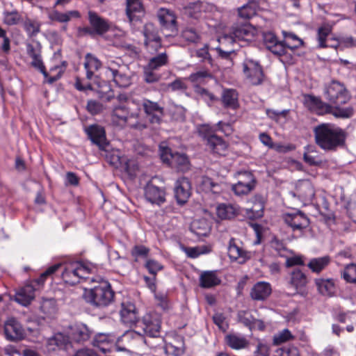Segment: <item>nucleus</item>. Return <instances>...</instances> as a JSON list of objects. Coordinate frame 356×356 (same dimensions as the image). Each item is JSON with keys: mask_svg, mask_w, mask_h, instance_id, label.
Listing matches in <instances>:
<instances>
[{"mask_svg": "<svg viewBox=\"0 0 356 356\" xmlns=\"http://www.w3.org/2000/svg\"><path fill=\"white\" fill-rule=\"evenodd\" d=\"M316 144L325 152H335L346 144L347 134L332 123H321L314 129Z\"/></svg>", "mask_w": 356, "mask_h": 356, "instance_id": "obj_1", "label": "nucleus"}, {"mask_svg": "<svg viewBox=\"0 0 356 356\" xmlns=\"http://www.w3.org/2000/svg\"><path fill=\"white\" fill-rule=\"evenodd\" d=\"M60 265V268L63 267L61 277L66 284L74 285L83 280L95 281V277L90 275L97 272V267L90 262L70 261Z\"/></svg>", "mask_w": 356, "mask_h": 356, "instance_id": "obj_2", "label": "nucleus"}, {"mask_svg": "<svg viewBox=\"0 0 356 356\" xmlns=\"http://www.w3.org/2000/svg\"><path fill=\"white\" fill-rule=\"evenodd\" d=\"M97 284L90 289H85L83 294L84 300L97 307H104L109 305L113 300L114 291L108 281L101 277L95 278Z\"/></svg>", "mask_w": 356, "mask_h": 356, "instance_id": "obj_3", "label": "nucleus"}, {"mask_svg": "<svg viewBox=\"0 0 356 356\" xmlns=\"http://www.w3.org/2000/svg\"><path fill=\"white\" fill-rule=\"evenodd\" d=\"M305 105L312 113L318 115L331 114L336 118L346 119L354 114L353 106H333L330 103L323 102L321 97L312 95L305 97Z\"/></svg>", "mask_w": 356, "mask_h": 356, "instance_id": "obj_4", "label": "nucleus"}, {"mask_svg": "<svg viewBox=\"0 0 356 356\" xmlns=\"http://www.w3.org/2000/svg\"><path fill=\"white\" fill-rule=\"evenodd\" d=\"M257 33V29L249 23H236L230 29L229 33L224 34L219 39L221 45L226 43L234 45L237 42L252 41Z\"/></svg>", "mask_w": 356, "mask_h": 356, "instance_id": "obj_5", "label": "nucleus"}, {"mask_svg": "<svg viewBox=\"0 0 356 356\" xmlns=\"http://www.w3.org/2000/svg\"><path fill=\"white\" fill-rule=\"evenodd\" d=\"M139 113L131 112L124 104L115 106L111 113V119L113 124L120 126H128L131 128L143 130L147 127L146 124L137 121Z\"/></svg>", "mask_w": 356, "mask_h": 356, "instance_id": "obj_6", "label": "nucleus"}, {"mask_svg": "<svg viewBox=\"0 0 356 356\" xmlns=\"http://www.w3.org/2000/svg\"><path fill=\"white\" fill-rule=\"evenodd\" d=\"M324 95L333 106H341L350 99V95L346 86L337 81H332L325 86Z\"/></svg>", "mask_w": 356, "mask_h": 356, "instance_id": "obj_7", "label": "nucleus"}, {"mask_svg": "<svg viewBox=\"0 0 356 356\" xmlns=\"http://www.w3.org/2000/svg\"><path fill=\"white\" fill-rule=\"evenodd\" d=\"M282 219L293 232L302 235L309 224L307 216L302 211L292 209L282 215Z\"/></svg>", "mask_w": 356, "mask_h": 356, "instance_id": "obj_8", "label": "nucleus"}, {"mask_svg": "<svg viewBox=\"0 0 356 356\" xmlns=\"http://www.w3.org/2000/svg\"><path fill=\"white\" fill-rule=\"evenodd\" d=\"M88 14L90 26L79 27L78 29L79 35H102L109 30L110 23L108 19L100 17L95 11L89 10Z\"/></svg>", "mask_w": 356, "mask_h": 356, "instance_id": "obj_9", "label": "nucleus"}, {"mask_svg": "<svg viewBox=\"0 0 356 356\" xmlns=\"http://www.w3.org/2000/svg\"><path fill=\"white\" fill-rule=\"evenodd\" d=\"M160 156L163 163L178 171L185 172L190 168L189 159L185 154L172 152L168 147L160 145Z\"/></svg>", "mask_w": 356, "mask_h": 356, "instance_id": "obj_10", "label": "nucleus"}, {"mask_svg": "<svg viewBox=\"0 0 356 356\" xmlns=\"http://www.w3.org/2000/svg\"><path fill=\"white\" fill-rule=\"evenodd\" d=\"M169 59L166 51L160 52L152 56L148 63L144 66V79L147 83H152L159 80V75L154 72L155 70L166 66Z\"/></svg>", "mask_w": 356, "mask_h": 356, "instance_id": "obj_11", "label": "nucleus"}, {"mask_svg": "<svg viewBox=\"0 0 356 356\" xmlns=\"http://www.w3.org/2000/svg\"><path fill=\"white\" fill-rule=\"evenodd\" d=\"M242 65L245 79L251 85L260 86L264 82L266 76L259 61L252 58H246L243 62Z\"/></svg>", "mask_w": 356, "mask_h": 356, "instance_id": "obj_12", "label": "nucleus"}, {"mask_svg": "<svg viewBox=\"0 0 356 356\" xmlns=\"http://www.w3.org/2000/svg\"><path fill=\"white\" fill-rule=\"evenodd\" d=\"M143 34L146 50L152 55L156 54L161 48V38L156 27L152 23H147L143 27Z\"/></svg>", "mask_w": 356, "mask_h": 356, "instance_id": "obj_13", "label": "nucleus"}, {"mask_svg": "<svg viewBox=\"0 0 356 356\" xmlns=\"http://www.w3.org/2000/svg\"><path fill=\"white\" fill-rule=\"evenodd\" d=\"M140 326L145 335L156 338L160 337L161 327V318L156 312L145 314L140 322Z\"/></svg>", "mask_w": 356, "mask_h": 356, "instance_id": "obj_14", "label": "nucleus"}, {"mask_svg": "<svg viewBox=\"0 0 356 356\" xmlns=\"http://www.w3.org/2000/svg\"><path fill=\"white\" fill-rule=\"evenodd\" d=\"M289 194L297 197L303 204H311L315 197V191L312 182L308 179L298 180L296 184L294 191Z\"/></svg>", "mask_w": 356, "mask_h": 356, "instance_id": "obj_15", "label": "nucleus"}, {"mask_svg": "<svg viewBox=\"0 0 356 356\" xmlns=\"http://www.w3.org/2000/svg\"><path fill=\"white\" fill-rule=\"evenodd\" d=\"M191 195V183L188 178L181 177L177 179L174 186V196L178 205L183 206Z\"/></svg>", "mask_w": 356, "mask_h": 356, "instance_id": "obj_16", "label": "nucleus"}, {"mask_svg": "<svg viewBox=\"0 0 356 356\" xmlns=\"http://www.w3.org/2000/svg\"><path fill=\"white\" fill-rule=\"evenodd\" d=\"M308 282L307 275L300 269L296 268L289 273L288 284L289 286L296 290L294 294H300L301 296L307 295L306 286Z\"/></svg>", "mask_w": 356, "mask_h": 356, "instance_id": "obj_17", "label": "nucleus"}, {"mask_svg": "<svg viewBox=\"0 0 356 356\" xmlns=\"http://www.w3.org/2000/svg\"><path fill=\"white\" fill-rule=\"evenodd\" d=\"M6 338L10 341H18L24 339L26 332L22 324L13 317L9 318L4 324Z\"/></svg>", "mask_w": 356, "mask_h": 356, "instance_id": "obj_18", "label": "nucleus"}, {"mask_svg": "<svg viewBox=\"0 0 356 356\" xmlns=\"http://www.w3.org/2000/svg\"><path fill=\"white\" fill-rule=\"evenodd\" d=\"M94 334L92 329L83 323H76L70 326V337L78 343H83L88 341Z\"/></svg>", "mask_w": 356, "mask_h": 356, "instance_id": "obj_19", "label": "nucleus"}, {"mask_svg": "<svg viewBox=\"0 0 356 356\" xmlns=\"http://www.w3.org/2000/svg\"><path fill=\"white\" fill-rule=\"evenodd\" d=\"M89 139L93 144L97 145L101 150H104L108 145L106 131L103 127L99 124H92L86 129Z\"/></svg>", "mask_w": 356, "mask_h": 356, "instance_id": "obj_20", "label": "nucleus"}, {"mask_svg": "<svg viewBox=\"0 0 356 356\" xmlns=\"http://www.w3.org/2000/svg\"><path fill=\"white\" fill-rule=\"evenodd\" d=\"M143 110L152 124H160L164 114V109L157 102L145 99L143 101Z\"/></svg>", "mask_w": 356, "mask_h": 356, "instance_id": "obj_21", "label": "nucleus"}, {"mask_svg": "<svg viewBox=\"0 0 356 356\" xmlns=\"http://www.w3.org/2000/svg\"><path fill=\"white\" fill-rule=\"evenodd\" d=\"M263 41L266 49L273 54L280 56H286V49L284 48L282 41H280L273 32L263 33Z\"/></svg>", "mask_w": 356, "mask_h": 356, "instance_id": "obj_22", "label": "nucleus"}, {"mask_svg": "<svg viewBox=\"0 0 356 356\" xmlns=\"http://www.w3.org/2000/svg\"><path fill=\"white\" fill-rule=\"evenodd\" d=\"M144 192L146 200L152 204L161 205L165 202V189L154 185L150 181L145 185Z\"/></svg>", "mask_w": 356, "mask_h": 356, "instance_id": "obj_23", "label": "nucleus"}, {"mask_svg": "<svg viewBox=\"0 0 356 356\" xmlns=\"http://www.w3.org/2000/svg\"><path fill=\"white\" fill-rule=\"evenodd\" d=\"M272 293V286L269 282L259 281L252 287L250 298L255 301H265Z\"/></svg>", "mask_w": 356, "mask_h": 356, "instance_id": "obj_24", "label": "nucleus"}, {"mask_svg": "<svg viewBox=\"0 0 356 356\" xmlns=\"http://www.w3.org/2000/svg\"><path fill=\"white\" fill-rule=\"evenodd\" d=\"M93 335L91 344L104 353L109 350L111 346L116 339L115 336L112 333L99 332Z\"/></svg>", "mask_w": 356, "mask_h": 356, "instance_id": "obj_25", "label": "nucleus"}, {"mask_svg": "<svg viewBox=\"0 0 356 356\" xmlns=\"http://www.w3.org/2000/svg\"><path fill=\"white\" fill-rule=\"evenodd\" d=\"M228 256L232 261H237L240 264L250 259V252L238 246L234 238H231L229 242Z\"/></svg>", "mask_w": 356, "mask_h": 356, "instance_id": "obj_26", "label": "nucleus"}, {"mask_svg": "<svg viewBox=\"0 0 356 356\" xmlns=\"http://www.w3.org/2000/svg\"><path fill=\"white\" fill-rule=\"evenodd\" d=\"M120 314L122 323L127 325L132 326L138 321L136 306L131 302H122Z\"/></svg>", "mask_w": 356, "mask_h": 356, "instance_id": "obj_27", "label": "nucleus"}, {"mask_svg": "<svg viewBox=\"0 0 356 356\" xmlns=\"http://www.w3.org/2000/svg\"><path fill=\"white\" fill-rule=\"evenodd\" d=\"M207 149L210 151L213 154L219 156H225L228 144L220 136H215L214 137L210 138V139L204 143Z\"/></svg>", "mask_w": 356, "mask_h": 356, "instance_id": "obj_28", "label": "nucleus"}, {"mask_svg": "<svg viewBox=\"0 0 356 356\" xmlns=\"http://www.w3.org/2000/svg\"><path fill=\"white\" fill-rule=\"evenodd\" d=\"M126 13L130 22L139 21L144 15L141 0H127Z\"/></svg>", "mask_w": 356, "mask_h": 356, "instance_id": "obj_29", "label": "nucleus"}, {"mask_svg": "<svg viewBox=\"0 0 356 356\" xmlns=\"http://www.w3.org/2000/svg\"><path fill=\"white\" fill-rule=\"evenodd\" d=\"M157 17L163 29L175 31L176 27V17L174 13L166 8H160L157 13Z\"/></svg>", "mask_w": 356, "mask_h": 356, "instance_id": "obj_30", "label": "nucleus"}, {"mask_svg": "<svg viewBox=\"0 0 356 356\" xmlns=\"http://www.w3.org/2000/svg\"><path fill=\"white\" fill-rule=\"evenodd\" d=\"M220 283L221 279L218 275L217 270L203 271L199 277V286L203 289H211Z\"/></svg>", "mask_w": 356, "mask_h": 356, "instance_id": "obj_31", "label": "nucleus"}, {"mask_svg": "<svg viewBox=\"0 0 356 356\" xmlns=\"http://www.w3.org/2000/svg\"><path fill=\"white\" fill-rule=\"evenodd\" d=\"M221 102L225 108L236 110L239 107L238 93L235 89H224L221 95Z\"/></svg>", "mask_w": 356, "mask_h": 356, "instance_id": "obj_32", "label": "nucleus"}, {"mask_svg": "<svg viewBox=\"0 0 356 356\" xmlns=\"http://www.w3.org/2000/svg\"><path fill=\"white\" fill-rule=\"evenodd\" d=\"M36 289L33 284H26L16 293L15 301L23 306L29 305L35 297Z\"/></svg>", "mask_w": 356, "mask_h": 356, "instance_id": "obj_33", "label": "nucleus"}, {"mask_svg": "<svg viewBox=\"0 0 356 356\" xmlns=\"http://www.w3.org/2000/svg\"><path fill=\"white\" fill-rule=\"evenodd\" d=\"M283 34L284 39L282 41V44L286 49V56H285L291 59L292 56L291 54L288 53V50L290 49L291 51H294L299 48L303 44V41L293 33L283 32Z\"/></svg>", "mask_w": 356, "mask_h": 356, "instance_id": "obj_34", "label": "nucleus"}, {"mask_svg": "<svg viewBox=\"0 0 356 356\" xmlns=\"http://www.w3.org/2000/svg\"><path fill=\"white\" fill-rule=\"evenodd\" d=\"M216 214L222 220H229L238 214V209L231 204H219L216 207Z\"/></svg>", "mask_w": 356, "mask_h": 356, "instance_id": "obj_35", "label": "nucleus"}, {"mask_svg": "<svg viewBox=\"0 0 356 356\" xmlns=\"http://www.w3.org/2000/svg\"><path fill=\"white\" fill-rule=\"evenodd\" d=\"M102 66L100 60L90 54H88L86 56L84 62V68L86 71V78L91 80L97 72Z\"/></svg>", "mask_w": 356, "mask_h": 356, "instance_id": "obj_36", "label": "nucleus"}, {"mask_svg": "<svg viewBox=\"0 0 356 356\" xmlns=\"http://www.w3.org/2000/svg\"><path fill=\"white\" fill-rule=\"evenodd\" d=\"M330 261L331 258L327 255L313 258L310 259L307 266L313 273H319L330 264Z\"/></svg>", "mask_w": 356, "mask_h": 356, "instance_id": "obj_37", "label": "nucleus"}, {"mask_svg": "<svg viewBox=\"0 0 356 356\" xmlns=\"http://www.w3.org/2000/svg\"><path fill=\"white\" fill-rule=\"evenodd\" d=\"M227 344L232 348L239 350L245 348L248 345V341L244 336L230 334L226 336Z\"/></svg>", "mask_w": 356, "mask_h": 356, "instance_id": "obj_38", "label": "nucleus"}, {"mask_svg": "<svg viewBox=\"0 0 356 356\" xmlns=\"http://www.w3.org/2000/svg\"><path fill=\"white\" fill-rule=\"evenodd\" d=\"M180 37L188 44H197L201 40L200 32L193 27L184 28L181 32Z\"/></svg>", "mask_w": 356, "mask_h": 356, "instance_id": "obj_39", "label": "nucleus"}, {"mask_svg": "<svg viewBox=\"0 0 356 356\" xmlns=\"http://www.w3.org/2000/svg\"><path fill=\"white\" fill-rule=\"evenodd\" d=\"M206 4L197 1L190 3L186 8V13L192 18L194 19H200L203 18L205 16L204 15V13L205 12Z\"/></svg>", "mask_w": 356, "mask_h": 356, "instance_id": "obj_40", "label": "nucleus"}, {"mask_svg": "<svg viewBox=\"0 0 356 356\" xmlns=\"http://www.w3.org/2000/svg\"><path fill=\"white\" fill-rule=\"evenodd\" d=\"M315 283L322 295L330 296L334 291V282L332 279H316Z\"/></svg>", "mask_w": 356, "mask_h": 356, "instance_id": "obj_41", "label": "nucleus"}, {"mask_svg": "<svg viewBox=\"0 0 356 356\" xmlns=\"http://www.w3.org/2000/svg\"><path fill=\"white\" fill-rule=\"evenodd\" d=\"M105 74L107 77L117 73L122 70H127V65H124L120 58L108 59L106 63Z\"/></svg>", "mask_w": 356, "mask_h": 356, "instance_id": "obj_42", "label": "nucleus"}, {"mask_svg": "<svg viewBox=\"0 0 356 356\" xmlns=\"http://www.w3.org/2000/svg\"><path fill=\"white\" fill-rule=\"evenodd\" d=\"M108 78H111L115 85L120 88H127L131 84V79L126 73V70L118 71Z\"/></svg>", "mask_w": 356, "mask_h": 356, "instance_id": "obj_43", "label": "nucleus"}, {"mask_svg": "<svg viewBox=\"0 0 356 356\" xmlns=\"http://www.w3.org/2000/svg\"><path fill=\"white\" fill-rule=\"evenodd\" d=\"M257 4L255 2H249L238 9L239 17L249 19L257 14Z\"/></svg>", "mask_w": 356, "mask_h": 356, "instance_id": "obj_44", "label": "nucleus"}, {"mask_svg": "<svg viewBox=\"0 0 356 356\" xmlns=\"http://www.w3.org/2000/svg\"><path fill=\"white\" fill-rule=\"evenodd\" d=\"M332 33V28L329 26H322L318 29L316 40L318 48H325L328 38Z\"/></svg>", "mask_w": 356, "mask_h": 356, "instance_id": "obj_45", "label": "nucleus"}, {"mask_svg": "<svg viewBox=\"0 0 356 356\" xmlns=\"http://www.w3.org/2000/svg\"><path fill=\"white\" fill-rule=\"evenodd\" d=\"M60 266L61 265L59 263L51 266L42 273H41L38 278L33 280L30 284H33L35 288H36V286L40 287V286L43 285L47 277L53 275L60 268Z\"/></svg>", "mask_w": 356, "mask_h": 356, "instance_id": "obj_46", "label": "nucleus"}, {"mask_svg": "<svg viewBox=\"0 0 356 356\" xmlns=\"http://www.w3.org/2000/svg\"><path fill=\"white\" fill-rule=\"evenodd\" d=\"M80 17V13L77 10H72L67 13H60L59 11H54L52 13L51 19L59 22H67L71 18Z\"/></svg>", "mask_w": 356, "mask_h": 356, "instance_id": "obj_47", "label": "nucleus"}, {"mask_svg": "<svg viewBox=\"0 0 356 356\" xmlns=\"http://www.w3.org/2000/svg\"><path fill=\"white\" fill-rule=\"evenodd\" d=\"M24 29L29 37H33L40 32V23L28 18L24 22Z\"/></svg>", "mask_w": 356, "mask_h": 356, "instance_id": "obj_48", "label": "nucleus"}, {"mask_svg": "<svg viewBox=\"0 0 356 356\" xmlns=\"http://www.w3.org/2000/svg\"><path fill=\"white\" fill-rule=\"evenodd\" d=\"M216 128L209 124H202L198 128L200 136L202 138L204 143L208 141L210 138L216 136Z\"/></svg>", "mask_w": 356, "mask_h": 356, "instance_id": "obj_49", "label": "nucleus"}, {"mask_svg": "<svg viewBox=\"0 0 356 356\" xmlns=\"http://www.w3.org/2000/svg\"><path fill=\"white\" fill-rule=\"evenodd\" d=\"M227 45H231L229 43H226L216 48L218 56L220 58L225 60H231L233 55H235V49L234 47H227Z\"/></svg>", "mask_w": 356, "mask_h": 356, "instance_id": "obj_50", "label": "nucleus"}, {"mask_svg": "<svg viewBox=\"0 0 356 356\" xmlns=\"http://www.w3.org/2000/svg\"><path fill=\"white\" fill-rule=\"evenodd\" d=\"M238 181L242 182L243 184H247L253 187L256 186L257 179L255 176L251 171L244 170L239 171L237 172Z\"/></svg>", "mask_w": 356, "mask_h": 356, "instance_id": "obj_51", "label": "nucleus"}, {"mask_svg": "<svg viewBox=\"0 0 356 356\" xmlns=\"http://www.w3.org/2000/svg\"><path fill=\"white\" fill-rule=\"evenodd\" d=\"M3 23L8 26H13L17 24L21 19V15L17 10L4 11Z\"/></svg>", "mask_w": 356, "mask_h": 356, "instance_id": "obj_52", "label": "nucleus"}, {"mask_svg": "<svg viewBox=\"0 0 356 356\" xmlns=\"http://www.w3.org/2000/svg\"><path fill=\"white\" fill-rule=\"evenodd\" d=\"M342 277L347 282L356 283V264L351 263L346 265L342 272Z\"/></svg>", "mask_w": 356, "mask_h": 356, "instance_id": "obj_53", "label": "nucleus"}, {"mask_svg": "<svg viewBox=\"0 0 356 356\" xmlns=\"http://www.w3.org/2000/svg\"><path fill=\"white\" fill-rule=\"evenodd\" d=\"M149 252V248L143 245H136L131 249V254L134 258V260L137 261L140 258L146 259Z\"/></svg>", "mask_w": 356, "mask_h": 356, "instance_id": "obj_54", "label": "nucleus"}, {"mask_svg": "<svg viewBox=\"0 0 356 356\" xmlns=\"http://www.w3.org/2000/svg\"><path fill=\"white\" fill-rule=\"evenodd\" d=\"M40 310L47 316L55 314L56 311V301L54 299H43L40 304Z\"/></svg>", "mask_w": 356, "mask_h": 356, "instance_id": "obj_55", "label": "nucleus"}, {"mask_svg": "<svg viewBox=\"0 0 356 356\" xmlns=\"http://www.w3.org/2000/svg\"><path fill=\"white\" fill-rule=\"evenodd\" d=\"M255 187H253L247 184H243L242 182L237 181V183L234 184L232 186V189L234 191V194L238 196H243L245 195L249 194L254 189Z\"/></svg>", "mask_w": 356, "mask_h": 356, "instance_id": "obj_56", "label": "nucleus"}, {"mask_svg": "<svg viewBox=\"0 0 356 356\" xmlns=\"http://www.w3.org/2000/svg\"><path fill=\"white\" fill-rule=\"evenodd\" d=\"M238 320L240 323H243L245 327L250 330L251 326H253L254 317L250 312L241 310L237 314Z\"/></svg>", "mask_w": 356, "mask_h": 356, "instance_id": "obj_57", "label": "nucleus"}, {"mask_svg": "<svg viewBox=\"0 0 356 356\" xmlns=\"http://www.w3.org/2000/svg\"><path fill=\"white\" fill-rule=\"evenodd\" d=\"M145 267L147 268L148 272L154 276H156L157 273L163 268L161 264L152 259H147Z\"/></svg>", "mask_w": 356, "mask_h": 356, "instance_id": "obj_58", "label": "nucleus"}, {"mask_svg": "<svg viewBox=\"0 0 356 356\" xmlns=\"http://www.w3.org/2000/svg\"><path fill=\"white\" fill-rule=\"evenodd\" d=\"M213 321L218 326V327L223 331L225 332L228 327L229 325L227 322L226 321V317L222 313H216L213 316Z\"/></svg>", "mask_w": 356, "mask_h": 356, "instance_id": "obj_59", "label": "nucleus"}, {"mask_svg": "<svg viewBox=\"0 0 356 356\" xmlns=\"http://www.w3.org/2000/svg\"><path fill=\"white\" fill-rule=\"evenodd\" d=\"M212 75L210 72L207 70H200L195 73H192L189 77L188 80L192 83H201L206 78H211Z\"/></svg>", "mask_w": 356, "mask_h": 356, "instance_id": "obj_60", "label": "nucleus"}, {"mask_svg": "<svg viewBox=\"0 0 356 356\" xmlns=\"http://www.w3.org/2000/svg\"><path fill=\"white\" fill-rule=\"evenodd\" d=\"M293 337L291 332L288 329H284L282 331L274 335L273 341L275 344L279 345L287 341Z\"/></svg>", "mask_w": 356, "mask_h": 356, "instance_id": "obj_61", "label": "nucleus"}, {"mask_svg": "<svg viewBox=\"0 0 356 356\" xmlns=\"http://www.w3.org/2000/svg\"><path fill=\"white\" fill-rule=\"evenodd\" d=\"M196 56L201 58L203 62H207L211 65H213V59L209 53L208 45L205 44L202 48L196 51Z\"/></svg>", "mask_w": 356, "mask_h": 356, "instance_id": "obj_62", "label": "nucleus"}, {"mask_svg": "<svg viewBox=\"0 0 356 356\" xmlns=\"http://www.w3.org/2000/svg\"><path fill=\"white\" fill-rule=\"evenodd\" d=\"M155 298L157 300V305L163 310L165 311L170 308V302L168 297L164 293H156L155 294Z\"/></svg>", "mask_w": 356, "mask_h": 356, "instance_id": "obj_63", "label": "nucleus"}, {"mask_svg": "<svg viewBox=\"0 0 356 356\" xmlns=\"http://www.w3.org/2000/svg\"><path fill=\"white\" fill-rule=\"evenodd\" d=\"M86 108L88 111L92 115H96L101 112L102 105L95 100H89L88 101Z\"/></svg>", "mask_w": 356, "mask_h": 356, "instance_id": "obj_64", "label": "nucleus"}]
</instances>
